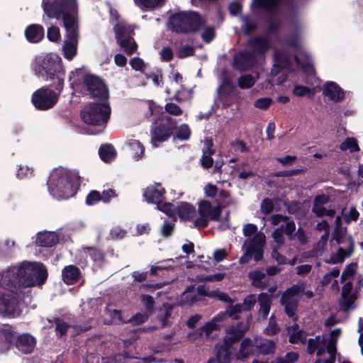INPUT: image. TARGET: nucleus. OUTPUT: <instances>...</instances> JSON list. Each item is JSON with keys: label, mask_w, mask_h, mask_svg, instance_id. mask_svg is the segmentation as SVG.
I'll list each match as a JSON object with an SVG mask.
<instances>
[{"label": "nucleus", "mask_w": 363, "mask_h": 363, "mask_svg": "<svg viewBox=\"0 0 363 363\" xmlns=\"http://www.w3.org/2000/svg\"><path fill=\"white\" fill-rule=\"evenodd\" d=\"M323 94L334 102L341 101L345 96L343 90L335 82L326 83L323 89Z\"/></svg>", "instance_id": "22"}, {"label": "nucleus", "mask_w": 363, "mask_h": 363, "mask_svg": "<svg viewBox=\"0 0 363 363\" xmlns=\"http://www.w3.org/2000/svg\"><path fill=\"white\" fill-rule=\"evenodd\" d=\"M60 32L58 27L51 26L48 28L47 38L50 42H57L60 39Z\"/></svg>", "instance_id": "55"}, {"label": "nucleus", "mask_w": 363, "mask_h": 363, "mask_svg": "<svg viewBox=\"0 0 363 363\" xmlns=\"http://www.w3.org/2000/svg\"><path fill=\"white\" fill-rule=\"evenodd\" d=\"M62 277L64 282L67 285L77 283L81 277V271L75 265H68L62 271Z\"/></svg>", "instance_id": "25"}, {"label": "nucleus", "mask_w": 363, "mask_h": 363, "mask_svg": "<svg viewBox=\"0 0 363 363\" xmlns=\"http://www.w3.org/2000/svg\"><path fill=\"white\" fill-rule=\"evenodd\" d=\"M199 216L206 217L208 220H219L221 211L220 207H212L208 201H201L199 204Z\"/></svg>", "instance_id": "20"}, {"label": "nucleus", "mask_w": 363, "mask_h": 363, "mask_svg": "<svg viewBox=\"0 0 363 363\" xmlns=\"http://www.w3.org/2000/svg\"><path fill=\"white\" fill-rule=\"evenodd\" d=\"M269 221L273 225H277L281 222L285 223V225H283L284 233L289 237V239L293 238V233L296 230V224L289 217L281 214H274L270 216Z\"/></svg>", "instance_id": "18"}, {"label": "nucleus", "mask_w": 363, "mask_h": 363, "mask_svg": "<svg viewBox=\"0 0 363 363\" xmlns=\"http://www.w3.org/2000/svg\"><path fill=\"white\" fill-rule=\"evenodd\" d=\"M265 242V235L262 232H258L252 238L247 239L244 242L243 248L252 252L255 261L258 262L263 258V249Z\"/></svg>", "instance_id": "11"}, {"label": "nucleus", "mask_w": 363, "mask_h": 363, "mask_svg": "<svg viewBox=\"0 0 363 363\" xmlns=\"http://www.w3.org/2000/svg\"><path fill=\"white\" fill-rule=\"evenodd\" d=\"M140 301L145 306V312L151 315L155 306L154 298L150 295L143 294L140 296Z\"/></svg>", "instance_id": "50"}, {"label": "nucleus", "mask_w": 363, "mask_h": 363, "mask_svg": "<svg viewBox=\"0 0 363 363\" xmlns=\"http://www.w3.org/2000/svg\"><path fill=\"white\" fill-rule=\"evenodd\" d=\"M255 352V345L249 337L242 340L240 345V348L235 355L238 361L244 362L250 357L252 356Z\"/></svg>", "instance_id": "23"}, {"label": "nucleus", "mask_w": 363, "mask_h": 363, "mask_svg": "<svg viewBox=\"0 0 363 363\" xmlns=\"http://www.w3.org/2000/svg\"><path fill=\"white\" fill-rule=\"evenodd\" d=\"M349 245L347 249H343L342 247H339L337 252L335 255H333L328 261L329 263L332 264H337L342 263L345 259L347 257L352 255L354 252V241L350 237L348 239Z\"/></svg>", "instance_id": "26"}, {"label": "nucleus", "mask_w": 363, "mask_h": 363, "mask_svg": "<svg viewBox=\"0 0 363 363\" xmlns=\"http://www.w3.org/2000/svg\"><path fill=\"white\" fill-rule=\"evenodd\" d=\"M289 341L291 344L301 342L304 344L306 342V335L303 330H299L293 333H289Z\"/></svg>", "instance_id": "46"}, {"label": "nucleus", "mask_w": 363, "mask_h": 363, "mask_svg": "<svg viewBox=\"0 0 363 363\" xmlns=\"http://www.w3.org/2000/svg\"><path fill=\"white\" fill-rule=\"evenodd\" d=\"M24 35L30 43H38L44 38L45 30L40 24H30L25 28Z\"/></svg>", "instance_id": "19"}, {"label": "nucleus", "mask_w": 363, "mask_h": 363, "mask_svg": "<svg viewBox=\"0 0 363 363\" xmlns=\"http://www.w3.org/2000/svg\"><path fill=\"white\" fill-rule=\"evenodd\" d=\"M215 37V28L213 26L206 27L201 33V38L206 43H210Z\"/></svg>", "instance_id": "59"}, {"label": "nucleus", "mask_w": 363, "mask_h": 363, "mask_svg": "<svg viewBox=\"0 0 363 363\" xmlns=\"http://www.w3.org/2000/svg\"><path fill=\"white\" fill-rule=\"evenodd\" d=\"M340 149L342 151L349 150L350 152L360 150L357 140L354 138H347L340 144Z\"/></svg>", "instance_id": "41"}, {"label": "nucleus", "mask_w": 363, "mask_h": 363, "mask_svg": "<svg viewBox=\"0 0 363 363\" xmlns=\"http://www.w3.org/2000/svg\"><path fill=\"white\" fill-rule=\"evenodd\" d=\"M164 190L156 186L147 187L144 193V196L148 202L159 203L162 201Z\"/></svg>", "instance_id": "33"}, {"label": "nucleus", "mask_w": 363, "mask_h": 363, "mask_svg": "<svg viewBox=\"0 0 363 363\" xmlns=\"http://www.w3.org/2000/svg\"><path fill=\"white\" fill-rule=\"evenodd\" d=\"M177 213L182 220H189L195 217L196 211L193 206L184 203L178 206Z\"/></svg>", "instance_id": "37"}, {"label": "nucleus", "mask_w": 363, "mask_h": 363, "mask_svg": "<svg viewBox=\"0 0 363 363\" xmlns=\"http://www.w3.org/2000/svg\"><path fill=\"white\" fill-rule=\"evenodd\" d=\"M174 306L164 303L158 311L157 318L161 321L162 328L167 327L171 325L172 323L169 319L172 318Z\"/></svg>", "instance_id": "31"}, {"label": "nucleus", "mask_w": 363, "mask_h": 363, "mask_svg": "<svg viewBox=\"0 0 363 363\" xmlns=\"http://www.w3.org/2000/svg\"><path fill=\"white\" fill-rule=\"evenodd\" d=\"M327 352L329 354V357L324 361V363H335L337 349L335 347L333 342L327 345Z\"/></svg>", "instance_id": "63"}, {"label": "nucleus", "mask_w": 363, "mask_h": 363, "mask_svg": "<svg viewBox=\"0 0 363 363\" xmlns=\"http://www.w3.org/2000/svg\"><path fill=\"white\" fill-rule=\"evenodd\" d=\"M13 294H4L0 298V313L4 317L13 318L19 315L17 298Z\"/></svg>", "instance_id": "12"}, {"label": "nucleus", "mask_w": 363, "mask_h": 363, "mask_svg": "<svg viewBox=\"0 0 363 363\" xmlns=\"http://www.w3.org/2000/svg\"><path fill=\"white\" fill-rule=\"evenodd\" d=\"M104 313V315L107 316L104 319V323L112 324L113 322V303L111 302L107 303Z\"/></svg>", "instance_id": "61"}, {"label": "nucleus", "mask_w": 363, "mask_h": 363, "mask_svg": "<svg viewBox=\"0 0 363 363\" xmlns=\"http://www.w3.org/2000/svg\"><path fill=\"white\" fill-rule=\"evenodd\" d=\"M47 184L52 196L67 199L77 194L79 183L74 173L60 169L51 174Z\"/></svg>", "instance_id": "3"}, {"label": "nucleus", "mask_w": 363, "mask_h": 363, "mask_svg": "<svg viewBox=\"0 0 363 363\" xmlns=\"http://www.w3.org/2000/svg\"><path fill=\"white\" fill-rule=\"evenodd\" d=\"M255 59V54L252 52H240L234 57L233 67L241 72L245 71L253 65Z\"/></svg>", "instance_id": "17"}, {"label": "nucleus", "mask_w": 363, "mask_h": 363, "mask_svg": "<svg viewBox=\"0 0 363 363\" xmlns=\"http://www.w3.org/2000/svg\"><path fill=\"white\" fill-rule=\"evenodd\" d=\"M84 251L89 255L94 262H102L104 259L102 251L96 247H88L84 249Z\"/></svg>", "instance_id": "49"}, {"label": "nucleus", "mask_w": 363, "mask_h": 363, "mask_svg": "<svg viewBox=\"0 0 363 363\" xmlns=\"http://www.w3.org/2000/svg\"><path fill=\"white\" fill-rule=\"evenodd\" d=\"M47 278L48 271L43 264L23 261L18 267H9L4 272L0 284L18 298L25 288L43 284Z\"/></svg>", "instance_id": "2"}, {"label": "nucleus", "mask_w": 363, "mask_h": 363, "mask_svg": "<svg viewBox=\"0 0 363 363\" xmlns=\"http://www.w3.org/2000/svg\"><path fill=\"white\" fill-rule=\"evenodd\" d=\"M111 106L107 102H92L81 111V118L87 125V133L91 135L99 134L107 123L111 116Z\"/></svg>", "instance_id": "4"}, {"label": "nucleus", "mask_w": 363, "mask_h": 363, "mask_svg": "<svg viewBox=\"0 0 363 363\" xmlns=\"http://www.w3.org/2000/svg\"><path fill=\"white\" fill-rule=\"evenodd\" d=\"M213 143L211 138L204 140V148L203 150V155L201 159V163L203 168L208 169L213 164V160L211 155L214 154L215 150L213 149Z\"/></svg>", "instance_id": "28"}, {"label": "nucleus", "mask_w": 363, "mask_h": 363, "mask_svg": "<svg viewBox=\"0 0 363 363\" xmlns=\"http://www.w3.org/2000/svg\"><path fill=\"white\" fill-rule=\"evenodd\" d=\"M49 323L55 324V331L58 337L64 338L67 337V330L71 325L66 323L64 319L60 317H54L52 320H49Z\"/></svg>", "instance_id": "34"}, {"label": "nucleus", "mask_w": 363, "mask_h": 363, "mask_svg": "<svg viewBox=\"0 0 363 363\" xmlns=\"http://www.w3.org/2000/svg\"><path fill=\"white\" fill-rule=\"evenodd\" d=\"M150 314L145 312V313H137L135 315L132 316L128 322L132 323L134 325H139L142 323H144L147 320Z\"/></svg>", "instance_id": "53"}, {"label": "nucleus", "mask_w": 363, "mask_h": 363, "mask_svg": "<svg viewBox=\"0 0 363 363\" xmlns=\"http://www.w3.org/2000/svg\"><path fill=\"white\" fill-rule=\"evenodd\" d=\"M35 71V74L41 75L45 81L52 82L49 84L50 87L56 91L62 92L64 88L65 70L60 57L46 56Z\"/></svg>", "instance_id": "5"}, {"label": "nucleus", "mask_w": 363, "mask_h": 363, "mask_svg": "<svg viewBox=\"0 0 363 363\" xmlns=\"http://www.w3.org/2000/svg\"><path fill=\"white\" fill-rule=\"evenodd\" d=\"M249 45L253 50L255 54H264L269 48V43L267 38L262 36H256L250 38L249 40Z\"/></svg>", "instance_id": "29"}, {"label": "nucleus", "mask_w": 363, "mask_h": 363, "mask_svg": "<svg viewBox=\"0 0 363 363\" xmlns=\"http://www.w3.org/2000/svg\"><path fill=\"white\" fill-rule=\"evenodd\" d=\"M83 82L91 99L96 102L108 101V89L102 79L94 74H86Z\"/></svg>", "instance_id": "8"}, {"label": "nucleus", "mask_w": 363, "mask_h": 363, "mask_svg": "<svg viewBox=\"0 0 363 363\" xmlns=\"http://www.w3.org/2000/svg\"><path fill=\"white\" fill-rule=\"evenodd\" d=\"M274 296L267 293H261L257 296L259 309L257 311L259 319L266 320L271 309Z\"/></svg>", "instance_id": "21"}, {"label": "nucleus", "mask_w": 363, "mask_h": 363, "mask_svg": "<svg viewBox=\"0 0 363 363\" xmlns=\"http://www.w3.org/2000/svg\"><path fill=\"white\" fill-rule=\"evenodd\" d=\"M101 201V193L96 190H91L87 194L85 203L87 206H94Z\"/></svg>", "instance_id": "54"}, {"label": "nucleus", "mask_w": 363, "mask_h": 363, "mask_svg": "<svg viewBox=\"0 0 363 363\" xmlns=\"http://www.w3.org/2000/svg\"><path fill=\"white\" fill-rule=\"evenodd\" d=\"M304 289H306V284L301 282L287 289L281 295L280 303L284 307L286 314L294 320L298 318L296 312L299 300L296 297H299Z\"/></svg>", "instance_id": "7"}, {"label": "nucleus", "mask_w": 363, "mask_h": 363, "mask_svg": "<svg viewBox=\"0 0 363 363\" xmlns=\"http://www.w3.org/2000/svg\"><path fill=\"white\" fill-rule=\"evenodd\" d=\"M0 353L8 352L15 340L13 326L9 324H4L0 326Z\"/></svg>", "instance_id": "15"}, {"label": "nucleus", "mask_w": 363, "mask_h": 363, "mask_svg": "<svg viewBox=\"0 0 363 363\" xmlns=\"http://www.w3.org/2000/svg\"><path fill=\"white\" fill-rule=\"evenodd\" d=\"M242 22V30L247 35L255 31L257 27V23L250 20L247 17H243Z\"/></svg>", "instance_id": "58"}, {"label": "nucleus", "mask_w": 363, "mask_h": 363, "mask_svg": "<svg viewBox=\"0 0 363 363\" xmlns=\"http://www.w3.org/2000/svg\"><path fill=\"white\" fill-rule=\"evenodd\" d=\"M216 207H220V211H222V208L228 206L231 203V199L230 197V194L221 189L216 197Z\"/></svg>", "instance_id": "40"}, {"label": "nucleus", "mask_w": 363, "mask_h": 363, "mask_svg": "<svg viewBox=\"0 0 363 363\" xmlns=\"http://www.w3.org/2000/svg\"><path fill=\"white\" fill-rule=\"evenodd\" d=\"M281 1L282 0H253L252 5L255 9L272 11L278 8Z\"/></svg>", "instance_id": "36"}, {"label": "nucleus", "mask_w": 363, "mask_h": 363, "mask_svg": "<svg viewBox=\"0 0 363 363\" xmlns=\"http://www.w3.org/2000/svg\"><path fill=\"white\" fill-rule=\"evenodd\" d=\"M279 330V328L277 323L274 315H272L269 320L267 327L264 329V333L271 336L277 334Z\"/></svg>", "instance_id": "52"}, {"label": "nucleus", "mask_w": 363, "mask_h": 363, "mask_svg": "<svg viewBox=\"0 0 363 363\" xmlns=\"http://www.w3.org/2000/svg\"><path fill=\"white\" fill-rule=\"evenodd\" d=\"M255 348H257L259 352L264 355L273 354L276 349V343L274 341L267 339L261 340L258 341L255 338Z\"/></svg>", "instance_id": "35"}, {"label": "nucleus", "mask_w": 363, "mask_h": 363, "mask_svg": "<svg viewBox=\"0 0 363 363\" xmlns=\"http://www.w3.org/2000/svg\"><path fill=\"white\" fill-rule=\"evenodd\" d=\"M257 301V298L255 294H250L243 300V306L245 311H250L252 308Z\"/></svg>", "instance_id": "64"}, {"label": "nucleus", "mask_w": 363, "mask_h": 363, "mask_svg": "<svg viewBox=\"0 0 363 363\" xmlns=\"http://www.w3.org/2000/svg\"><path fill=\"white\" fill-rule=\"evenodd\" d=\"M352 287L353 286L351 281L346 282L342 287L339 306L344 311H347L354 308V302L357 299V296L354 293H352Z\"/></svg>", "instance_id": "14"}, {"label": "nucleus", "mask_w": 363, "mask_h": 363, "mask_svg": "<svg viewBox=\"0 0 363 363\" xmlns=\"http://www.w3.org/2000/svg\"><path fill=\"white\" fill-rule=\"evenodd\" d=\"M312 212L318 218H322L323 216L333 218L336 213L335 210L326 209V208L322 205H313Z\"/></svg>", "instance_id": "42"}, {"label": "nucleus", "mask_w": 363, "mask_h": 363, "mask_svg": "<svg viewBox=\"0 0 363 363\" xmlns=\"http://www.w3.org/2000/svg\"><path fill=\"white\" fill-rule=\"evenodd\" d=\"M206 22L205 18L195 11L179 12L169 18V28L177 33H189L199 30Z\"/></svg>", "instance_id": "6"}, {"label": "nucleus", "mask_w": 363, "mask_h": 363, "mask_svg": "<svg viewBox=\"0 0 363 363\" xmlns=\"http://www.w3.org/2000/svg\"><path fill=\"white\" fill-rule=\"evenodd\" d=\"M327 350V342L323 335H317L307 341L306 352L312 355L316 352L318 359L315 363H321V356Z\"/></svg>", "instance_id": "13"}, {"label": "nucleus", "mask_w": 363, "mask_h": 363, "mask_svg": "<svg viewBox=\"0 0 363 363\" xmlns=\"http://www.w3.org/2000/svg\"><path fill=\"white\" fill-rule=\"evenodd\" d=\"M60 93L55 92L48 86H43L32 94L31 101L36 109L46 111L57 104Z\"/></svg>", "instance_id": "9"}, {"label": "nucleus", "mask_w": 363, "mask_h": 363, "mask_svg": "<svg viewBox=\"0 0 363 363\" xmlns=\"http://www.w3.org/2000/svg\"><path fill=\"white\" fill-rule=\"evenodd\" d=\"M233 358V354L228 348L217 344L215 347V357L211 358L207 363H230Z\"/></svg>", "instance_id": "24"}, {"label": "nucleus", "mask_w": 363, "mask_h": 363, "mask_svg": "<svg viewBox=\"0 0 363 363\" xmlns=\"http://www.w3.org/2000/svg\"><path fill=\"white\" fill-rule=\"evenodd\" d=\"M248 277L251 280L252 285L256 288L264 289L267 287L269 281L267 279L266 274L259 270L251 271L248 273Z\"/></svg>", "instance_id": "30"}, {"label": "nucleus", "mask_w": 363, "mask_h": 363, "mask_svg": "<svg viewBox=\"0 0 363 363\" xmlns=\"http://www.w3.org/2000/svg\"><path fill=\"white\" fill-rule=\"evenodd\" d=\"M170 135L171 130L169 128L164 125H159L152 132L151 143L154 146L157 147L158 145L157 143L166 140Z\"/></svg>", "instance_id": "32"}, {"label": "nucleus", "mask_w": 363, "mask_h": 363, "mask_svg": "<svg viewBox=\"0 0 363 363\" xmlns=\"http://www.w3.org/2000/svg\"><path fill=\"white\" fill-rule=\"evenodd\" d=\"M99 155L104 162H111L113 159V146L111 144L101 145L99 150Z\"/></svg>", "instance_id": "39"}, {"label": "nucleus", "mask_w": 363, "mask_h": 363, "mask_svg": "<svg viewBox=\"0 0 363 363\" xmlns=\"http://www.w3.org/2000/svg\"><path fill=\"white\" fill-rule=\"evenodd\" d=\"M274 203L272 199L266 198L262 200L260 206V210L262 214L269 215L274 210Z\"/></svg>", "instance_id": "56"}, {"label": "nucleus", "mask_w": 363, "mask_h": 363, "mask_svg": "<svg viewBox=\"0 0 363 363\" xmlns=\"http://www.w3.org/2000/svg\"><path fill=\"white\" fill-rule=\"evenodd\" d=\"M247 328H242V324L239 323L237 325H231L226 328L225 331L227 335L234 336L235 338L240 340L245 335Z\"/></svg>", "instance_id": "43"}, {"label": "nucleus", "mask_w": 363, "mask_h": 363, "mask_svg": "<svg viewBox=\"0 0 363 363\" xmlns=\"http://www.w3.org/2000/svg\"><path fill=\"white\" fill-rule=\"evenodd\" d=\"M36 346V339L29 333H23L17 336L15 347L23 354H30Z\"/></svg>", "instance_id": "16"}, {"label": "nucleus", "mask_w": 363, "mask_h": 363, "mask_svg": "<svg viewBox=\"0 0 363 363\" xmlns=\"http://www.w3.org/2000/svg\"><path fill=\"white\" fill-rule=\"evenodd\" d=\"M238 83L241 89H249L255 84V80L251 75L245 74L238 79Z\"/></svg>", "instance_id": "51"}, {"label": "nucleus", "mask_w": 363, "mask_h": 363, "mask_svg": "<svg viewBox=\"0 0 363 363\" xmlns=\"http://www.w3.org/2000/svg\"><path fill=\"white\" fill-rule=\"evenodd\" d=\"M135 2L142 8L152 9L157 6H162L165 0H135Z\"/></svg>", "instance_id": "47"}, {"label": "nucleus", "mask_w": 363, "mask_h": 363, "mask_svg": "<svg viewBox=\"0 0 363 363\" xmlns=\"http://www.w3.org/2000/svg\"><path fill=\"white\" fill-rule=\"evenodd\" d=\"M235 86L229 80H224L219 88V92L222 95H230L234 91Z\"/></svg>", "instance_id": "57"}, {"label": "nucleus", "mask_w": 363, "mask_h": 363, "mask_svg": "<svg viewBox=\"0 0 363 363\" xmlns=\"http://www.w3.org/2000/svg\"><path fill=\"white\" fill-rule=\"evenodd\" d=\"M116 35L118 45L127 55H131L138 48L132 38V31L126 26L118 24Z\"/></svg>", "instance_id": "10"}, {"label": "nucleus", "mask_w": 363, "mask_h": 363, "mask_svg": "<svg viewBox=\"0 0 363 363\" xmlns=\"http://www.w3.org/2000/svg\"><path fill=\"white\" fill-rule=\"evenodd\" d=\"M145 147L138 140H133L130 143V152L135 158H140L144 154Z\"/></svg>", "instance_id": "45"}, {"label": "nucleus", "mask_w": 363, "mask_h": 363, "mask_svg": "<svg viewBox=\"0 0 363 363\" xmlns=\"http://www.w3.org/2000/svg\"><path fill=\"white\" fill-rule=\"evenodd\" d=\"M59 242V236L54 232L38 233L35 243L37 245L44 247H51Z\"/></svg>", "instance_id": "27"}, {"label": "nucleus", "mask_w": 363, "mask_h": 363, "mask_svg": "<svg viewBox=\"0 0 363 363\" xmlns=\"http://www.w3.org/2000/svg\"><path fill=\"white\" fill-rule=\"evenodd\" d=\"M209 296L216 297L218 300L222 301L225 303H232L234 301L228 296V294L220 291L219 290H216L212 291Z\"/></svg>", "instance_id": "62"}, {"label": "nucleus", "mask_w": 363, "mask_h": 363, "mask_svg": "<svg viewBox=\"0 0 363 363\" xmlns=\"http://www.w3.org/2000/svg\"><path fill=\"white\" fill-rule=\"evenodd\" d=\"M299 358V354L296 352H289L284 357H278L274 363H295Z\"/></svg>", "instance_id": "48"}, {"label": "nucleus", "mask_w": 363, "mask_h": 363, "mask_svg": "<svg viewBox=\"0 0 363 363\" xmlns=\"http://www.w3.org/2000/svg\"><path fill=\"white\" fill-rule=\"evenodd\" d=\"M42 8L48 18L62 19L66 32L62 45L63 56L65 59L72 60L77 54L79 38L78 4L76 0H44Z\"/></svg>", "instance_id": "1"}, {"label": "nucleus", "mask_w": 363, "mask_h": 363, "mask_svg": "<svg viewBox=\"0 0 363 363\" xmlns=\"http://www.w3.org/2000/svg\"><path fill=\"white\" fill-rule=\"evenodd\" d=\"M293 94L298 97L310 94H311L312 96L314 95V93L311 91V89L309 87L301 85H296L293 89Z\"/></svg>", "instance_id": "60"}, {"label": "nucleus", "mask_w": 363, "mask_h": 363, "mask_svg": "<svg viewBox=\"0 0 363 363\" xmlns=\"http://www.w3.org/2000/svg\"><path fill=\"white\" fill-rule=\"evenodd\" d=\"M283 233H284V225L276 228L272 233V238L275 242L274 248H280L285 242Z\"/></svg>", "instance_id": "44"}, {"label": "nucleus", "mask_w": 363, "mask_h": 363, "mask_svg": "<svg viewBox=\"0 0 363 363\" xmlns=\"http://www.w3.org/2000/svg\"><path fill=\"white\" fill-rule=\"evenodd\" d=\"M200 300L199 295L195 292L194 286L188 287L182 295L183 304L191 306Z\"/></svg>", "instance_id": "38"}]
</instances>
